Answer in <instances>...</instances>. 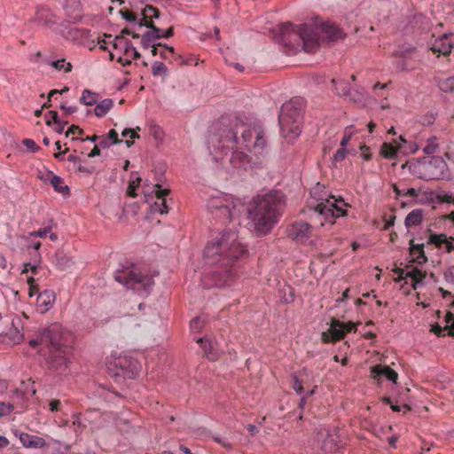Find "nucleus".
<instances>
[{"mask_svg":"<svg viewBox=\"0 0 454 454\" xmlns=\"http://www.w3.org/2000/svg\"><path fill=\"white\" fill-rule=\"evenodd\" d=\"M247 254L244 245L234 230H223L207 242L203 255L212 269L205 275L208 286L224 287L231 286L239 277L241 258Z\"/></svg>","mask_w":454,"mask_h":454,"instance_id":"f257e3e1","label":"nucleus"},{"mask_svg":"<svg viewBox=\"0 0 454 454\" xmlns=\"http://www.w3.org/2000/svg\"><path fill=\"white\" fill-rule=\"evenodd\" d=\"M208 145L211 153L227 155L229 152L234 153L244 148L258 155L262 153L267 140L264 131L259 128H250L244 123H239L235 128L223 129L220 135L211 136Z\"/></svg>","mask_w":454,"mask_h":454,"instance_id":"f03ea898","label":"nucleus"},{"mask_svg":"<svg viewBox=\"0 0 454 454\" xmlns=\"http://www.w3.org/2000/svg\"><path fill=\"white\" fill-rule=\"evenodd\" d=\"M285 207V197L280 191H269L256 195L247 207V218L258 236L268 234L279 222Z\"/></svg>","mask_w":454,"mask_h":454,"instance_id":"7ed1b4c3","label":"nucleus"},{"mask_svg":"<svg viewBox=\"0 0 454 454\" xmlns=\"http://www.w3.org/2000/svg\"><path fill=\"white\" fill-rule=\"evenodd\" d=\"M305 100L302 98H294L284 103L278 115L281 134L286 138H295L301 132V124Z\"/></svg>","mask_w":454,"mask_h":454,"instance_id":"20e7f679","label":"nucleus"},{"mask_svg":"<svg viewBox=\"0 0 454 454\" xmlns=\"http://www.w3.org/2000/svg\"><path fill=\"white\" fill-rule=\"evenodd\" d=\"M410 172L416 177L426 180L448 178L449 168L441 156H426L409 163Z\"/></svg>","mask_w":454,"mask_h":454,"instance_id":"39448f33","label":"nucleus"},{"mask_svg":"<svg viewBox=\"0 0 454 454\" xmlns=\"http://www.w3.org/2000/svg\"><path fill=\"white\" fill-rule=\"evenodd\" d=\"M278 30L281 41L285 43H291L294 37H297L301 42V49L305 52H314L319 46L317 32L306 24L295 27L291 23H283L278 26Z\"/></svg>","mask_w":454,"mask_h":454,"instance_id":"423d86ee","label":"nucleus"},{"mask_svg":"<svg viewBox=\"0 0 454 454\" xmlns=\"http://www.w3.org/2000/svg\"><path fill=\"white\" fill-rule=\"evenodd\" d=\"M114 278L127 288L132 289L141 295H148L154 286L153 276L143 273L134 265L117 270Z\"/></svg>","mask_w":454,"mask_h":454,"instance_id":"0eeeda50","label":"nucleus"},{"mask_svg":"<svg viewBox=\"0 0 454 454\" xmlns=\"http://www.w3.org/2000/svg\"><path fill=\"white\" fill-rule=\"evenodd\" d=\"M241 207L242 204L238 199L228 194L212 197L207 202V207L211 215L223 223L237 217Z\"/></svg>","mask_w":454,"mask_h":454,"instance_id":"6e6552de","label":"nucleus"},{"mask_svg":"<svg viewBox=\"0 0 454 454\" xmlns=\"http://www.w3.org/2000/svg\"><path fill=\"white\" fill-rule=\"evenodd\" d=\"M320 202L316 206L315 212L331 224L334 219L344 216L346 209L349 206L345 200L339 197L330 195L327 198H320Z\"/></svg>","mask_w":454,"mask_h":454,"instance_id":"1a4fd4ad","label":"nucleus"},{"mask_svg":"<svg viewBox=\"0 0 454 454\" xmlns=\"http://www.w3.org/2000/svg\"><path fill=\"white\" fill-rule=\"evenodd\" d=\"M39 336L41 342L48 347L49 351L71 347L67 340L68 333L58 323L40 328Z\"/></svg>","mask_w":454,"mask_h":454,"instance_id":"9d476101","label":"nucleus"},{"mask_svg":"<svg viewBox=\"0 0 454 454\" xmlns=\"http://www.w3.org/2000/svg\"><path fill=\"white\" fill-rule=\"evenodd\" d=\"M72 347H64L60 349H50L46 363L48 367L59 373H66L71 363Z\"/></svg>","mask_w":454,"mask_h":454,"instance_id":"9b49d317","label":"nucleus"},{"mask_svg":"<svg viewBox=\"0 0 454 454\" xmlns=\"http://www.w3.org/2000/svg\"><path fill=\"white\" fill-rule=\"evenodd\" d=\"M113 47L117 52V61L123 67L129 66L132 59L140 58V53L133 46L132 43L123 35H116L113 41Z\"/></svg>","mask_w":454,"mask_h":454,"instance_id":"f8f14e48","label":"nucleus"},{"mask_svg":"<svg viewBox=\"0 0 454 454\" xmlns=\"http://www.w3.org/2000/svg\"><path fill=\"white\" fill-rule=\"evenodd\" d=\"M145 27L148 28L141 35V45L144 49H149L150 46H161L162 43H157L159 39L169 38L173 35V27L163 30L156 27L153 22L147 23L146 21L138 24V27Z\"/></svg>","mask_w":454,"mask_h":454,"instance_id":"ddd939ff","label":"nucleus"},{"mask_svg":"<svg viewBox=\"0 0 454 454\" xmlns=\"http://www.w3.org/2000/svg\"><path fill=\"white\" fill-rule=\"evenodd\" d=\"M116 369L114 376L134 379L139 372L140 365L137 360L129 356H119L115 357L111 364Z\"/></svg>","mask_w":454,"mask_h":454,"instance_id":"4468645a","label":"nucleus"},{"mask_svg":"<svg viewBox=\"0 0 454 454\" xmlns=\"http://www.w3.org/2000/svg\"><path fill=\"white\" fill-rule=\"evenodd\" d=\"M7 324H10V326L0 333V342L8 346L19 344L24 338L21 319L19 317H15L11 320H7Z\"/></svg>","mask_w":454,"mask_h":454,"instance_id":"2eb2a0df","label":"nucleus"},{"mask_svg":"<svg viewBox=\"0 0 454 454\" xmlns=\"http://www.w3.org/2000/svg\"><path fill=\"white\" fill-rule=\"evenodd\" d=\"M158 182L153 185L154 188H157L155 191L157 201L152 203L150 199H152V195H150L147 191L144 192V195L145 197V201L150 205L151 212L155 214H168V206L167 204V196L169 194L168 189H160L161 185L160 184V179L157 178Z\"/></svg>","mask_w":454,"mask_h":454,"instance_id":"dca6fc26","label":"nucleus"},{"mask_svg":"<svg viewBox=\"0 0 454 454\" xmlns=\"http://www.w3.org/2000/svg\"><path fill=\"white\" fill-rule=\"evenodd\" d=\"M288 236L296 243L302 245H313L310 239L312 227L310 224L303 222L294 223L288 228Z\"/></svg>","mask_w":454,"mask_h":454,"instance_id":"f3484780","label":"nucleus"},{"mask_svg":"<svg viewBox=\"0 0 454 454\" xmlns=\"http://www.w3.org/2000/svg\"><path fill=\"white\" fill-rule=\"evenodd\" d=\"M395 56L399 58L395 62V67L398 71H411L415 68L414 66L409 64L410 59L417 58L416 48L411 46H403L395 52Z\"/></svg>","mask_w":454,"mask_h":454,"instance_id":"a211bd4d","label":"nucleus"},{"mask_svg":"<svg viewBox=\"0 0 454 454\" xmlns=\"http://www.w3.org/2000/svg\"><path fill=\"white\" fill-rule=\"evenodd\" d=\"M395 272L398 275L395 281L400 282L406 278H411V287L416 290L423 285V280L426 278V272L417 268L411 270L396 269Z\"/></svg>","mask_w":454,"mask_h":454,"instance_id":"6ab92c4d","label":"nucleus"},{"mask_svg":"<svg viewBox=\"0 0 454 454\" xmlns=\"http://www.w3.org/2000/svg\"><path fill=\"white\" fill-rule=\"evenodd\" d=\"M454 47V35L452 34H444L434 39L431 43L430 50L438 55H448Z\"/></svg>","mask_w":454,"mask_h":454,"instance_id":"aec40b11","label":"nucleus"},{"mask_svg":"<svg viewBox=\"0 0 454 454\" xmlns=\"http://www.w3.org/2000/svg\"><path fill=\"white\" fill-rule=\"evenodd\" d=\"M371 376L378 381L379 385L381 384L383 379L392 381L393 383H396L398 379V374L394 370L382 364L372 366L371 368Z\"/></svg>","mask_w":454,"mask_h":454,"instance_id":"412c9836","label":"nucleus"},{"mask_svg":"<svg viewBox=\"0 0 454 454\" xmlns=\"http://www.w3.org/2000/svg\"><path fill=\"white\" fill-rule=\"evenodd\" d=\"M33 21L46 27H51L57 24L56 15L45 6L37 7Z\"/></svg>","mask_w":454,"mask_h":454,"instance_id":"4be33fe9","label":"nucleus"},{"mask_svg":"<svg viewBox=\"0 0 454 454\" xmlns=\"http://www.w3.org/2000/svg\"><path fill=\"white\" fill-rule=\"evenodd\" d=\"M321 339L325 343L334 342L343 339V333L341 331V325L339 324V320H332L329 330L322 333Z\"/></svg>","mask_w":454,"mask_h":454,"instance_id":"5701e85b","label":"nucleus"},{"mask_svg":"<svg viewBox=\"0 0 454 454\" xmlns=\"http://www.w3.org/2000/svg\"><path fill=\"white\" fill-rule=\"evenodd\" d=\"M19 439L22 445L27 449H42L46 446V441L43 438L27 433H20Z\"/></svg>","mask_w":454,"mask_h":454,"instance_id":"b1692460","label":"nucleus"},{"mask_svg":"<svg viewBox=\"0 0 454 454\" xmlns=\"http://www.w3.org/2000/svg\"><path fill=\"white\" fill-rule=\"evenodd\" d=\"M55 294L53 291L45 290L40 293L37 296V307L41 313H45L50 310L54 303Z\"/></svg>","mask_w":454,"mask_h":454,"instance_id":"393cba45","label":"nucleus"},{"mask_svg":"<svg viewBox=\"0 0 454 454\" xmlns=\"http://www.w3.org/2000/svg\"><path fill=\"white\" fill-rule=\"evenodd\" d=\"M429 244L434 245L435 247L442 248L444 247L445 251L450 253L454 250V243L451 239H449L445 234H432L429 237Z\"/></svg>","mask_w":454,"mask_h":454,"instance_id":"a878e982","label":"nucleus"},{"mask_svg":"<svg viewBox=\"0 0 454 454\" xmlns=\"http://www.w3.org/2000/svg\"><path fill=\"white\" fill-rule=\"evenodd\" d=\"M410 255L412 261L419 265L427 261L424 252V244H415L413 240L410 242Z\"/></svg>","mask_w":454,"mask_h":454,"instance_id":"bb28decb","label":"nucleus"},{"mask_svg":"<svg viewBox=\"0 0 454 454\" xmlns=\"http://www.w3.org/2000/svg\"><path fill=\"white\" fill-rule=\"evenodd\" d=\"M333 89L338 96L348 98L355 101L356 98L351 95L350 84L344 80H333Z\"/></svg>","mask_w":454,"mask_h":454,"instance_id":"cd10ccee","label":"nucleus"},{"mask_svg":"<svg viewBox=\"0 0 454 454\" xmlns=\"http://www.w3.org/2000/svg\"><path fill=\"white\" fill-rule=\"evenodd\" d=\"M67 38L74 41H83L91 37L90 30L71 27L67 30Z\"/></svg>","mask_w":454,"mask_h":454,"instance_id":"c85d7f7f","label":"nucleus"},{"mask_svg":"<svg viewBox=\"0 0 454 454\" xmlns=\"http://www.w3.org/2000/svg\"><path fill=\"white\" fill-rule=\"evenodd\" d=\"M322 31L332 41L343 38L344 36L343 31L338 26L332 23H324L322 25Z\"/></svg>","mask_w":454,"mask_h":454,"instance_id":"c756f323","label":"nucleus"},{"mask_svg":"<svg viewBox=\"0 0 454 454\" xmlns=\"http://www.w3.org/2000/svg\"><path fill=\"white\" fill-rule=\"evenodd\" d=\"M423 219V210L416 208L411 211L405 217L404 223L407 228L417 226L421 223Z\"/></svg>","mask_w":454,"mask_h":454,"instance_id":"7c9ffc66","label":"nucleus"},{"mask_svg":"<svg viewBox=\"0 0 454 454\" xmlns=\"http://www.w3.org/2000/svg\"><path fill=\"white\" fill-rule=\"evenodd\" d=\"M121 143L118 138V133L114 129H111L106 136H101L98 145L102 148H108L113 145Z\"/></svg>","mask_w":454,"mask_h":454,"instance_id":"2f4dec72","label":"nucleus"},{"mask_svg":"<svg viewBox=\"0 0 454 454\" xmlns=\"http://www.w3.org/2000/svg\"><path fill=\"white\" fill-rule=\"evenodd\" d=\"M402 145L398 144L397 145H394L390 143H384L381 146L380 153L386 159H395L397 155L399 150H401Z\"/></svg>","mask_w":454,"mask_h":454,"instance_id":"473e14b6","label":"nucleus"},{"mask_svg":"<svg viewBox=\"0 0 454 454\" xmlns=\"http://www.w3.org/2000/svg\"><path fill=\"white\" fill-rule=\"evenodd\" d=\"M114 101L111 98H105L98 103L94 108V114L97 117L105 116L113 107Z\"/></svg>","mask_w":454,"mask_h":454,"instance_id":"72a5a7b5","label":"nucleus"},{"mask_svg":"<svg viewBox=\"0 0 454 454\" xmlns=\"http://www.w3.org/2000/svg\"><path fill=\"white\" fill-rule=\"evenodd\" d=\"M98 94L85 89L82 93L80 102L85 106H92L98 103Z\"/></svg>","mask_w":454,"mask_h":454,"instance_id":"f704fd0d","label":"nucleus"},{"mask_svg":"<svg viewBox=\"0 0 454 454\" xmlns=\"http://www.w3.org/2000/svg\"><path fill=\"white\" fill-rule=\"evenodd\" d=\"M197 341L200 344V347L202 348L205 356L209 360H215L217 358V354L214 352L212 344L209 340L206 338H200L198 339Z\"/></svg>","mask_w":454,"mask_h":454,"instance_id":"c9c22d12","label":"nucleus"},{"mask_svg":"<svg viewBox=\"0 0 454 454\" xmlns=\"http://www.w3.org/2000/svg\"><path fill=\"white\" fill-rule=\"evenodd\" d=\"M47 64L52 67H54L58 71H64L65 73H69L72 71V64L70 62H67L65 59H60L57 60L49 59Z\"/></svg>","mask_w":454,"mask_h":454,"instance_id":"e433bc0d","label":"nucleus"},{"mask_svg":"<svg viewBox=\"0 0 454 454\" xmlns=\"http://www.w3.org/2000/svg\"><path fill=\"white\" fill-rule=\"evenodd\" d=\"M141 20H145L147 23L153 22V19H158L160 17V12L153 5L147 4L142 11Z\"/></svg>","mask_w":454,"mask_h":454,"instance_id":"4c0bfd02","label":"nucleus"},{"mask_svg":"<svg viewBox=\"0 0 454 454\" xmlns=\"http://www.w3.org/2000/svg\"><path fill=\"white\" fill-rule=\"evenodd\" d=\"M436 81L437 86L442 91L446 93L454 92V76L444 79L438 78Z\"/></svg>","mask_w":454,"mask_h":454,"instance_id":"58836bf2","label":"nucleus"},{"mask_svg":"<svg viewBox=\"0 0 454 454\" xmlns=\"http://www.w3.org/2000/svg\"><path fill=\"white\" fill-rule=\"evenodd\" d=\"M55 263L62 270L71 267L73 262L63 252H57L55 254Z\"/></svg>","mask_w":454,"mask_h":454,"instance_id":"ea45409f","label":"nucleus"},{"mask_svg":"<svg viewBox=\"0 0 454 454\" xmlns=\"http://www.w3.org/2000/svg\"><path fill=\"white\" fill-rule=\"evenodd\" d=\"M51 184L57 192L62 193L64 195L69 193L68 186L64 184L63 179L60 176L53 175L51 179Z\"/></svg>","mask_w":454,"mask_h":454,"instance_id":"a19ab883","label":"nucleus"},{"mask_svg":"<svg viewBox=\"0 0 454 454\" xmlns=\"http://www.w3.org/2000/svg\"><path fill=\"white\" fill-rule=\"evenodd\" d=\"M120 13L121 17L127 20L128 22H130L133 24V27H138L139 23H143L145 20L138 19L136 14L132 13L131 12L126 10V11H120Z\"/></svg>","mask_w":454,"mask_h":454,"instance_id":"79ce46f5","label":"nucleus"},{"mask_svg":"<svg viewBox=\"0 0 454 454\" xmlns=\"http://www.w3.org/2000/svg\"><path fill=\"white\" fill-rule=\"evenodd\" d=\"M168 68L166 65L160 61H154L152 65V74L154 77L167 75Z\"/></svg>","mask_w":454,"mask_h":454,"instance_id":"37998d69","label":"nucleus"},{"mask_svg":"<svg viewBox=\"0 0 454 454\" xmlns=\"http://www.w3.org/2000/svg\"><path fill=\"white\" fill-rule=\"evenodd\" d=\"M438 144L435 137H431L427 139V145L423 148V152L428 155L436 152Z\"/></svg>","mask_w":454,"mask_h":454,"instance_id":"c03bdc74","label":"nucleus"},{"mask_svg":"<svg viewBox=\"0 0 454 454\" xmlns=\"http://www.w3.org/2000/svg\"><path fill=\"white\" fill-rule=\"evenodd\" d=\"M354 134V131H353V127L352 126H348L345 129H344V134H343V137L340 140V146H343V147H347L348 142L350 141L351 139V137L353 136Z\"/></svg>","mask_w":454,"mask_h":454,"instance_id":"a18cd8bd","label":"nucleus"},{"mask_svg":"<svg viewBox=\"0 0 454 454\" xmlns=\"http://www.w3.org/2000/svg\"><path fill=\"white\" fill-rule=\"evenodd\" d=\"M14 410V406L11 403L0 402V418L10 415Z\"/></svg>","mask_w":454,"mask_h":454,"instance_id":"49530a36","label":"nucleus"},{"mask_svg":"<svg viewBox=\"0 0 454 454\" xmlns=\"http://www.w3.org/2000/svg\"><path fill=\"white\" fill-rule=\"evenodd\" d=\"M436 198L440 202L454 204V194L452 193L441 192L437 194Z\"/></svg>","mask_w":454,"mask_h":454,"instance_id":"de8ad7c7","label":"nucleus"},{"mask_svg":"<svg viewBox=\"0 0 454 454\" xmlns=\"http://www.w3.org/2000/svg\"><path fill=\"white\" fill-rule=\"evenodd\" d=\"M348 153V151L347 150L346 147L340 146L336 151V153L333 154V162L342 161L346 158Z\"/></svg>","mask_w":454,"mask_h":454,"instance_id":"09e8293b","label":"nucleus"},{"mask_svg":"<svg viewBox=\"0 0 454 454\" xmlns=\"http://www.w3.org/2000/svg\"><path fill=\"white\" fill-rule=\"evenodd\" d=\"M322 448L325 451H333L335 450L336 443L329 434H327L326 438L324 440Z\"/></svg>","mask_w":454,"mask_h":454,"instance_id":"8fccbe9b","label":"nucleus"},{"mask_svg":"<svg viewBox=\"0 0 454 454\" xmlns=\"http://www.w3.org/2000/svg\"><path fill=\"white\" fill-rule=\"evenodd\" d=\"M45 121L47 125L51 126L54 122L60 121L59 114L56 111H49L45 114Z\"/></svg>","mask_w":454,"mask_h":454,"instance_id":"3c124183","label":"nucleus"},{"mask_svg":"<svg viewBox=\"0 0 454 454\" xmlns=\"http://www.w3.org/2000/svg\"><path fill=\"white\" fill-rule=\"evenodd\" d=\"M339 324L341 325L343 337L345 336L346 333L356 332V325L353 322L343 323L339 321Z\"/></svg>","mask_w":454,"mask_h":454,"instance_id":"603ef678","label":"nucleus"},{"mask_svg":"<svg viewBox=\"0 0 454 454\" xmlns=\"http://www.w3.org/2000/svg\"><path fill=\"white\" fill-rule=\"evenodd\" d=\"M22 144L31 153H35L40 149L33 139L26 138L22 141Z\"/></svg>","mask_w":454,"mask_h":454,"instance_id":"864d4df0","label":"nucleus"},{"mask_svg":"<svg viewBox=\"0 0 454 454\" xmlns=\"http://www.w3.org/2000/svg\"><path fill=\"white\" fill-rule=\"evenodd\" d=\"M445 320L447 323L446 327L449 329V333L454 336V315L450 312L447 313Z\"/></svg>","mask_w":454,"mask_h":454,"instance_id":"5fc2aeb1","label":"nucleus"},{"mask_svg":"<svg viewBox=\"0 0 454 454\" xmlns=\"http://www.w3.org/2000/svg\"><path fill=\"white\" fill-rule=\"evenodd\" d=\"M293 388L300 395L304 393L302 382L296 376L293 377Z\"/></svg>","mask_w":454,"mask_h":454,"instance_id":"6e6d98bb","label":"nucleus"},{"mask_svg":"<svg viewBox=\"0 0 454 454\" xmlns=\"http://www.w3.org/2000/svg\"><path fill=\"white\" fill-rule=\"evenodd\" d=\"M141 179L139 177L137 178V183L132 181L129 184L127 193L129 196L135 198L137 196L136 189L139 185Z\"/></svg>","mask_w":454,"mask_h":454,"instance_id":"4d7b16f0","label":"nucleus"},{"mask_svg":"<svg viewBox=\"0 0 454 454\" xmlns=\"http://www.w3.org/2000/svg\"><path fill=\"white\" fill-rule=\"evenodd\" d=\"M50 231H51V227L47 226L43 229H39L38 231L30 232V236L38 237V238H45Z\"/></svg>","mask_w":454,"mask_h":454,"instance_id":"13d9d810","label":"nucleus"},{"mask_svg":"<svg viewBox=\"0 0 454 454\" xmlns=\"http://www.w3.org/2000/svg\"><path fill=\"white\" fill-rule=\"evenodd\" d=\"M314 392H315V390H314V389H311V390L308 391L305 395H303V394H302V395H301V400H300V402H299V408H300L301 410H303V409H304V406H305V404H306V401H307V399H308L310 395H312L314 394Z\"/></svg>","mask_w":454,"mask_h":454,"instance_id":"bf43d9fd","label":"nucleus"},{"mask_svg":"<svg viewBox=\"0 0 454 454\" xmlns=\"http://www.w3.org/2000/svg\"><path fill=\"white\" fill-rule=\"evenodd\" d=\"M83 133V130L80 129V127L76 125H72L68 128L67 131L66 132V137H69L70 135L79 134L82 135Z\"/></svg>","mask_w":454,"mask_h":454,"instance_id":"052dcab7","label":"nucleus"},{"mask_svg":"<svg viewBox=\"0 0 454 454\" xmlns=\"http://www.w3.org/2000/svg\"><path fill=\"white\" fill-rule=\"evenodd\" d=\"M444 278L447 282L454 284V266L444 272Z\"/></svg>","mask_w":454,"mask_h":454,"instance_id":"680f3d73","label":"nucleus"},{"mask_svg":"<svg viewBox=\"0 0 454 454\" xmlns=\"http://www.w3.org/2000/svg\"><path fill=\"white\" fill-rule=\"evenodd\" d=\"M215 442L221 444L223 448L227 450H231V444L224 438H222L220 436H215L214 437Z\"/></svg>","mask_w":454,"mask_h":454,"instance_id":"e2e57ef3","label":"nucleus"},{"mask_svg":"<svg viewBox=\"0 0 454 454\" xmlns=\"http://www.w3.org/2000/svg\"><path fill=\"white\" fill-rule=\"evenodd\" d=\"M36 269H37L36 261H35L34 263H32V262L24 263V269L22 270V273H26L30 270L34 274H35Z\"/></svg>","mask_w":454,"mask_h":454,"instance_id":"0e129e2a","label":"nucleus"},{"mask_svg":"<svg viewBox=\"0 0 454 454\" xmlns=\"http://www.w3.org/2000/svg\"><path fill=\"white\" fill-rule=\"evenodd\" d=\"M121 136L126 137H129L131 139H135V138H138L139 136L138 134L132 129H125L122 133H121Z\"/></svg>","mask_w":454,"mask_h":454,"instance_id":"69168bd1","label":"nucleus"},{"mask_svg":"<svg viewBox=\"0 0 454 454\" xmlns=\"http://www.w3.org/2000/svg\"><path fill=\"white\" fill-rule=\"evenodd\" d=\"M67 124V121H63L61 120L57 122H54V130L58 133H62Z\"/></svg>","mask_w":454,"mask_h":454,"instance_id":"338daca9","label":"nucleus"},{"mask_svg":"<svg viewBox=\"0 0 454 454\" xmlns=\"http://www.w3.org/2000/svg\"><path fill=\"white\" fill-rule=\"evenodd\" d=\"M60 108L65 111L66 114H72L77 111L76 106H68L66 104H61Z\"/></svg>","mask_w":454,"mask_h":454,"instance_id":"774afa93","label":"nucleus"}]
</instances>
